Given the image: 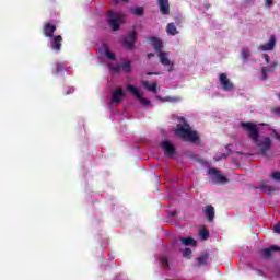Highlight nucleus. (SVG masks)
Returning a JSON list of instances; mask_svg holds the SVG:
<instances>
[{
	"label": "nucleus",
	"instance_id": "obj_1",
	"mask_svg": "<svg viewBox=\"0 0 280 280\" xmlns=\"http://www.w3.org/2000/svg\"><path fill=\"white\" fill-rule=\"evenodd\" d=\"M175 135L179 137L180 139H184V141H190L191 143H196V141H199L198 133L196 131L191 130V127L189 125H177V128L175 129Z\"/></svg>",
	"mask_w": 280,
	"mask_h": 280
},
{
	"label": "nucleus",
	"instance_id": "obj_2",
	"mask_svg": "<svg viewBox=\"0 0 280 280\" xmlns=\"http://www.w3.org/2000/svg\"><path fill=\"white\" fill-rule=\"evenodd\" d=\"M125 15L124 13L108 11V23L113 32H117L124 23Z\"/></svg>",
	"mask_w": 280,
	"mask_h": 280
},
{
	"label": "nucleus",
	"instance_id": "obj_3",
	"mask_svg": "<svg viewBox=\"0 0 280 280\" xmlns=\"http://www.w3.org/2000/svg\"><path fill=\"white\" fill-rule=\"evenodd\" d=\"M241 128L247 133L252 141L259 139V127L255 122H241Z\"/></svg>",
	"mask_w": 280,
	"mask_h": 280
},
{
	"label": "nucleus",
	"instance_id": "obj_4",
	"mask_svg": "<svg viewBox=\"0 0 280 280\" xmlns=\"http://www.w3.org/2000/svg\"><path fill=\"white\" fill-rule=\"evenodd\" d=\"M138 38L139 34L136 33V31H130L122 39V47H125V49H132Z\"/></svg>",
	"mask_w": 280,
	"mask_h": 280
},
{
	"label": "nucleus",
	"instance_id": "obj_5",
	"mask_svg": "<svg viewBox=\"0 0 280 280\" xmlns=\"http://www.w3.org/2000/svg\"><path fill=\"white\" fill-rule=\"evenodd\" d=\"M254 143L260 148V154H262V156H266L268 154V150L272 147V140L270 137H266L264 140H259V138H257V141H254Z\"/></svg>",
	"mask_w": 280,
	"mask_h": 280
},
{
	"label": "nucleus",
	"instance_id": "obj_6",
	"mask_svg": "<svg viewBox=\"0 0 280 280\" xmlns=\"http://www.w3.org/2000/svg\"><path fill=\"white\" fill-rule=\"evenodd\" d=\"M158 58H159L161 65H163V67H170L168 73H172V71H174V62L172 60H170V52L160 51L158 54Z\"/></svg>",
	"mask_w": 280,
	"mask_h": 280
},
{
	"label": "nucleus",
	"instance_id": "obj_7",
	"mask_svg": "<svg viewBox=\"0 0 280 280\" xmlns=\"http://www.w3.org/2000/svg\"><path fill=\"white\" fill-rule=\"evenodd\" d=\"M219 82L223 91L231 92L235 90V85L233 84V82H231V80H229L226 73H221L219 75Z\"/></svg>",
	"mask_w": 280,
	"mask_h": 280
},
{
	"label": "nucleus",
	"instance_id": "obj_8",
	"mask_svg": "<svg viewBox=\"0 0 280 280\" xmlns=\"http://www.w3.org/2000/svg\"><path fill=\"white\" fill-rule=\"evenodd\" d=\"M161 148L166 159H172L176 154V148L170 141L165 140L161 143Z\"/></svg>",
	"mask_w": 280,
	"mask_h": 280
},
{
	"label": "nucleus",
	"instance_id": "obj_9",
	"mask_svg": "<svg viewBox=\"0 0 280 280\" xmlns=\"http://www.w3.org/2000/svg\"><path fill=\"white\" fill-rule=\"evenodd\" d=\"M127 91H129V93H132V95H135V97H137V100H139L141 104H143V106H150V100L144 98L143 95H141V92H139L135 85H128Z\"/></svg>",
	"mask_w": 280,
	"mask_h": 280
},
{
	"label": "nucleus",
	"instance_id": "obj_10",
	"mask_svg": "<svg viewBox=\"0 0 280 280\" xmlns=\"http://www.w3.org/2000/svg\"><path fill=\"white\" fill-rule=\"evenodd\" d=\"M209 174L210 176H213V180H215V183H219V184H224V183H229V178H226V176L224 175H221L220 174V171H218V168H209Z\"/></svg>",
	"mask_w": 280,
	"mask_h": 280
},
{
	"label": "nucleus",
	"instance_id": "obj_11",
	"mask_svg": "<svg viewBox=\"0 0 280 280\" xmlns=\"http://www.w3.org/2000/svg\"><path fill=\"white\" fill-rule=\"evenodd\" d=\"M126 97V93H124V90L121 88L116 89L112 93V104H121V101Z\"/></svg>",
	"mask_w": 280,
	"mask_h": 280
},
{
	"label": "nucleus",
	"instance_id": "obj_12",
	"mask_svg": "<svg viewBox=\"0 0 280 280\" xmlns=\"http://www.w3.org/2000/svg\"><path fill=\"white\" fill-rule=\"evenodd\" d=\"M273 253H280V247L277 245H271L268 248H264L259 250V254L265 257V259H270Z\"/></svg>",
	"mask_w": 280,
	"mask_h": 280
},
{
	"label": "nucleus",
	"instance_id": "obj_13",
	"mask_svg": "<svg viewBox=\"0 0 280 280\" xmlns=\"http://www.w3.org/2000/svg\"><path fill=\"white\" fill-rule=\"evenodd\" d=\"M50 40V47L52 51H60L62 49V37L60 35H54Z\"/></svg>",
	"mask_w": 280,
	"mask_h": 280
},
{
	"label": "nucleus",
	"instance_id": "obj_14",
	"mask_svg": "<svg viewBox=\"0 0 280 280\" xmlns=\"http://www.w3.org/2000/svg\"><path fill=\"white\" fill-rule=\"evenodd\" d=\"M148 40L152 44L154 51H158V54L163 51V40H161V38L152 36L148 37Z\"/></svg>",
	"mask_w": 280,
	"mask_h": 280
},
{
	"label": "nucleus",
	"instance_id": "obj_15",
	"mask_svg": "<svg viewBox=\"0 0 280 280\" xmlns=\"http://www.w3.org/2000/svg\"><path fill=\"white\" fill-rule=\"evenodd\" d=\"M275 45H277V37L275 35H271L267 44L259 46V50L272 51V49H275Z\"/></svg>",
	"mask_w": 280,
	"mask_h": 280
},
{
	"label": "nucleus",
	"instance_id": "obj_16",
	"mask_svg": "<svg viewBox=\"0 0 280 280\" xmlns=\"http://www.w3.org/2000/svg\"><path fill=\"white\" fill-rule=\"evenodd\" d=\"M56 30V24L46 23L43 30L44 36H46V38H54Z\"/></svg>",
	"mask_w": 280,
	"mask_h": 280
},
{
	"label": "nucleus",
	"instance_id": "obj_17",
	"mask_svg": "<svg viewBox=\"0 0 280 280\" xmlns=\"http://www.w3.org/2000/svg\"><path fill=\"white\" fill-rule=\"evenodd\" d=\"M161 14L167 16L170 14V0H158Z\"/></svg>",
	"mask_w": 280,
	"mask_h": 280
},
{
	"label": "nucleus",
	"instance_id": "obj_18",
	"mask_svg": "<svg viewBox=\"0 0 280 280\" xmlns=\"http://www.w3.org/2000/svg\"><path fill=\"white\" fill-rule=\"evenodd\" d=\"M211 262V258L209 256V253H202L198 258H197V266L202 267L207 266L208 264Z\"/></svg>",
	"mask_w": 280,
	"mask_h": 280
},
{
	"label": "nucleus",
	"instance_id": "obj_19",
	"mask_svg": "<svg viewBox=\"0 0 280 280\" xmlns=\"http://www.w3.org/2000/svg\"><path fill=\"white\" fill-rule=\"evenodd\" d=\"M205 217L207 218L208 222H212L215 218V208H213V206H206Z\"/></svg>",
	"mask_w": 280,
	"mask_h": 280
},
{
	"label": "nucleus",
	"instance_id": "obj_20",
	"mask_svg": "<svg viewBox=\"0 0 280 280\" xmlns=\"http://www.w3.org/2000/svg\"><path fill=\"white\" fill-rule=\"evenodd\" d=\"M142 86H144V89H148L151 93H158L156 89H159V83L153 82L150 85L149 81H142Z\"/></svg>",
	"mask_w": 280,
	"mask_h": 280
},
{
	"label": "nucleus",
	"instance_id": "obj_21",
	"mask_svg": "<svg viewBox=\"0 0 280 280\" xmlns=\"http://www.w3.org/2000/svg\"><path fill=\"white\" fill-rule=\"evenodd\" d=\"M166 33L168 36H176V34H178V28H176V24H174V22L166 25Z\"/></svg>",
	"mask_w": 280,
	"mask_h": 280
},
{
	"label": "nucleus",
	"instance_id": "obj_22",
	"mask_svg": "<svg viewBox=\"0 0 280 280\" xmlns=\"http://www.w3.org/2000/svg\"><path fill=\"white\" fill-rule=\"evenodd\" d=\"M260 189H264L268 194H272V191H277V188L275 186H268V180L262 179L260 182Z\"/></svg>",
	"mask_w": 280,
	"mask_h": 280
},
{
	"label": "nucleus",
	"instance_id": "obj_23",
	"mask_svg": "<svg viewBox=\"0 0 280 280\" xmlns=\"http://www.w3.org/2000/svg\"><path fill=\"white\" fill-rule=\"evenodd\" d=\"M179 242H182V244H184L185 246H196V240L191 237H180Z\"/></svg>",
	"mask_w": 280,
	"mask_h": 280
},
{
	"label": "nucleus",
	"instance_id": "obj_24",
	"mask_svg": "<svg viewBox=\"0 0 280 280\" xmlns=\"http://www.w3.org/2000/svg\"><path fill=\"white\" fill-rule=\"evenodd\" d=\"M145 10L143 9V7H138V8H132L131 9V14H133V16H143Z\"/></svg>",
	"mask_w": 280,
	"mask_h": 280
},
{
	"label": "nucleus",
	"instance_id": "obj_25",
	"mask_svg": "<svg viewBox=\"0 0 280 280\" xmlns=\"http://www.w3.org/2000/svg\"><path fill=\"white\" fill-rule=\"evenodd\" d=\"M121 68L125 73H130V70L132 69V63L130 62V60H127L121 65Z\"/></svg>",
	"mask_w": 280,
	"mask_h": 280
},
{
	"label": "nucleus",
	"instance_id": "obj_26",
	"mask_svg": "<svg viewBox=\"0 0 280 280\" xmlns=\"http://www.w3.org/2000/svg\"><path fill=\"white\" fill-rule=\"evenodd\" d=\"M199 237H200L201 240H209V230H207V229H201V230L199 231Z\"/></svg>",
	"mask_w": 280,
	"mask_h": 280
},
{
	"label": "nucleus",
	"instance_id": "obj_27",
	"mask_svg": "<svg viewBox=\"0 0 280 280\" xmlns=\"http://www.w3.org/2000/svg\"><path fill=\"white\" fill-rule=\"evenodd\" d=\"M241 56L243 60H248V58H250V50H248V48H244L241 52Z\"/></svg>",
	"mask_w": 280,
	"mask_h": 280
},
{
	"label": "nucleus",
	"instance_id": "obj_28",
	"mask_svg": "<svg viewBox=\"0 0 280 280\" xmlns=\"http://www.w3.org/2000/svg\"><path fill=\"white\" fill-rule=\"evenodd\" d=\"M105 56L108 58V60H115L117 56H115V52L108 50V48H105Z\"/></svg>",
	"mask_w": 280,
	"mask_h": 280
},
{
	"label": "nucleus",
	"instance_id": "obj_29",
	"mask_svg": "<svg viewBox=\"0 0 280 280\" xmlns=\"http://www.w3.org/2000/svg\"><path fill=\"white\" fill-rule=\"evenodd\" d=\"M62 71H66L65 63H56V73H62Z\"/></svg>",
	"mask_w": 280,
	"mask_h": 280
},
{
	"label": "nucleus",
	"instance_id": "obj_30",
	"mask_svg": "<svg viewBox=\"0 0 280 280\" xmlns=\"http://www.w3.org/2000/svg\"><path fill=\"white\" fill-rule=\"evenodd\" d=\"M191 249L185 248L183 252V257H185L186 259H191Z\"/></svg>",
	"mask_w": 280,
	"mask_h": 280
},
{
	"label": "nucleus",
	"instance_id": "obj_31",
	"mask_svg": "<svg viewBox=\"0 0 280 280\" xmlns=\"http://www.w3.org/2000/svg\"><path fill=\"white\" fill-rule=\"evenodd\" d=\"M262 80H268V68L261 69Z\"/></svg>",
	"mask_w": 280,
	"mask_h": 280
},
{
	"label": "nucleus",
	"instance_id": "obj_32",
	"mask_svg": "<svg viewBox=\"0 0 280 280\" xmlns=\"http://www.w3.org/2000/svg\"><path fill=\"white\" fill-rule=\"evenodd\" d=\"M161 264L167 268V266H170V260L164 256L161 258Z\"/></svg>",
	"mask_w": 280,
	"mask_h": 280
},
{
	"label": "nucleus",
	"instance_id": "obj_33",
	"mask_svg": "<svg viewBox=\"0 0 280 280\" xmlns=\"http://www.w3.org/2000/svg\"><path fill=\"white\" fill-rule=\"evenodd\" d=\"M222 159H229V154L221 153L220 156L214 158V161H222Z\"/></svg>",
	"mask_w": 280,
	"mask_h": 280
},
{
	"label": "nucleus",
	"instance_id": "obj_34",
	"mask_svg": "<svg viewBox=\"0 0 280 280\" xmlns=\"http://www.w3.org/2000/svg\"><path fill=\"white\" fill-rule=\"evenodd\" d=\"M271 178H273V180L280 182V172H273L271 175Z\"/></svg>",
	"mask_w": 280,
	"mask_h": 280
},
{
	"label": "nucleus",
	"instance_id": "obj_35",
	"mask_svg": "<svg viewBox=\"0 0 280 280\" xmlns=\"http://www.w3.org/2000/svg\"><path fill=\"white\" fill-rule=\"evenodd\" d=\"M112 69H113V71H114L115 73H119V71L122 70L121 66H119V65L114 66Z\"/></svg>",
	"mask_w": 280,
	"mask_h": 280
},
{
	"label": "nucleus",
	"instance_id": "obj_36",
	"mask_svg": "<svg viewBox=\"0 0 280 280\" xmlns=\"http://www.w3.org/2000/svg\"><path fill=\"white\" fill-rule=\"evenodd\" d=\"M156 100H160V102H172V98L170 96L163 98L161 96H156Z\"/></svg>",
	"mask_w": 280,
	"mask_h": 280
},
{
	"label": "nucleus",
	"instance_id": "obj_37",
	"mask_svg": "<svg viewBox=\"0 0 280 280\" xmlns=\"http://www.w3.org/2000/svg\"><path fill=\"white\" fill-rule=\"evenodd\" d=\"M273 231H275V233H279L280 234V222L275 225Z\"/></svg>",
	"mask_w": 280,
	"mask_h": 280
},
{
	"label": "nucleus",
	"instance_id": "obj_38",
	"mask_svg": "<svg viewBox=\"0 0 280 280\" xmlns=\"http://www.w3.org/2000/svg\"><path fill=\"white\" fill-rule=\"evenodd\" d=\"M262 58H264V60H266L267 63L270 62V56H268V54H264Z\"/></svg>",
	"mask_w": 280,
	"mask_h": 280
},
{
	"label": "nucleus",
	"instance_id": "obj_39",
	"mask_svg": "<svg viewBox=\"0 0 280 280\" xmlns=\"http://www.w3.org/2000/svg\"><path fill=\"white\" fill-rule=\"evenodd\" d=\"M74 89L70 88L67 92H65V95H71L73 93Z\"/></svg>",
	"mask_w": 280,
	"mask_h": 280
},
{
	"label": "nucleus",
	"instance_id": "obj_40",
	"mask_svg": "<svg viewBox=\"0 0 280 280\" xmlns=\"http://www.w3.org/2000/svg\"><path fill=\"white\" fill-rule=\"evenodd\" d=\"M273 135L276 136V139H277L278 141H280V135H279V132H277L276 129H273Z\"/></svg>",
	"mask_w": 280,
	"mask_h": 280
},
{
	"label": "nucleus",
	"instance_id": "obj_41",
	"mask_svg": "<svg viewBox=\"0 0 280 280\" xmlns=\"http://www.w3.org/2000/svg\"><path fill=\"white\" fill-rule=\"evenodd\" d=\"M266 5L268 7L272 5V0H266Z\"/></svg>",
	"mask_w": 280,
	"mask_h": 280
},
{
	"label": "nucleus",
	"instance_id": "obj_42",
	"mask_svg": "<svg viewBox=\"0 0 280 280\" xmlns=\"http://www.w3.org/2000/svg\"><path fill=\"white\" fill-rule=\"evenodd\" d=\"M147 75H159V72H148Z\"/></svg>",
	"mask_w": 280,
	"mask_h": 280
},
{
	"label": "nucleus",
	"instance_id": "obj_43",
	"mask_svg": "<svg viewBox=\"0 0 280 280\" xmlns=\"http://www.w3.org/2000/svg\"><path fill=\"white\" fill-rule=\"evenodd\" d=\"M225 150H228L229 154H231V144H228V145L225 147Z\"/></svg>",
	"mask_w": 280,
	"mask_h": 280
},
{
	"label": "nucleus",
	"instance_id": "obj_44",
	"mask_svg": "<svg viewBox=\"0 0 280 280\" xmlns=\"http://www.w3.org/2000/svg\"><path fill=\"white\" fill-rule=\"evenodd\" d=\"M257 275H258L259 277H264V270H258V271H257Z\"/></svg>",
	"mask_w": 280,
	"mask_h": 280
},
{
	"label": "nucleus",
	"instance_id": "obj_45",
	"mask_svg": "<svg viewBox=\"0 0 280 280\" xmlns=\"http://www.w3.org/2000/svg\"><path fill=\"white\" fill-rule=\"evenodd\" d=\"M147 57H148V58H154V52H149V54L147 55Z\"/></svg>",
	"mask_w": 280,
	"mask_h": 280
},
{
	"label": "nucleus",
	"instance_id": "obj_46",
	"mask_svg": "<svg viewBox=\"0 0 280 280\" xmlns=\"http://www.w3.org/2000/svg\"><path fill=\"white\" fill-rule=\"evenodd\" d=\"M177 242H178V241H177L176 238H174V240H173V245H174V244H177Z\"/></svg>",
	"mask_w": 280,
	"mask_h": 280
},
{
	"label": "nucleus",
	"instance_id": "obj_47",
	"mask_svg": "<svg viewBox=\"0 0 280 280\" xmlns=\"http://www.w3.org/2000/svg\"><path fill=\"white\" fill-rule=\"evenodd\" d=\"M124 1V3H128V1H130V0H122Z\"/></svg>",
	"mask_w": 280,
	"mask_h": 280
},
{
	"label": "nucleus",
	"instance_id": "obj_48",
	"mask_svg": "<svg viewBox=\"0 0 280 280\" xmlns=\"http://www.w3.org/2000/svg\"><path fill=\"white\" fill-rule=\"evenodd\" d=\"M278 113L280 114V107L278 108Z\"/></svg>",
	"mask_w": 280,
	"mask_h": 280
},
{
	"label": "nucleus",
	"instance_id": "obj_49",
	"mask_svg": "<svg viewBox=\"0 0 280 280\" xmlns=\"http://www.w3.org/2000/svg\"><path fill=\"white\" fill-rule=\"evenodd\" d=\"M278 97H279V100H280V93L278 94Z\"/></svg>",
	"mask_w": 280,
	"mask_h": 280
}]
</instances>
